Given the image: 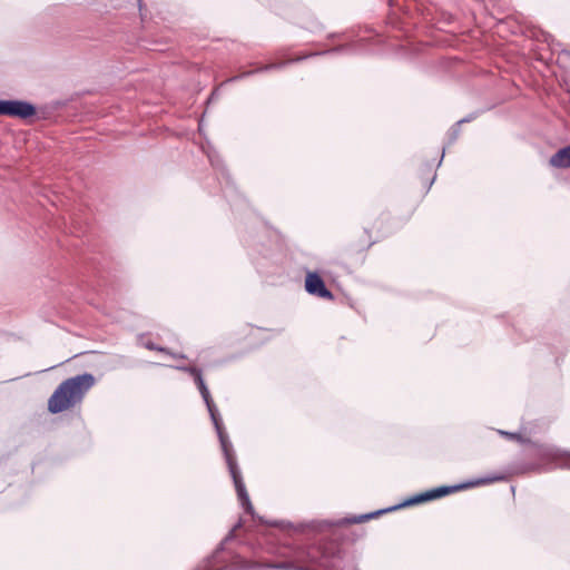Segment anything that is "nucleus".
<instances>
[{"instance_id": "obj_4", "label": "nucleus", "mask_w": 570, "mask_h": 570, "mask_svg": "<svg viewBox=\"0 0 570 570\" xmlns=\"http://www.w3.org/2000/svg\"><path fill=\"white\" fill-rule=\"evenodd\" d=\"M0 115L27 119L36 115V107L21 100H0Z\"/></svg>"}, {"instance_id": "obj_3", "label": "nucleus", "mask_w": 570, "mask_h": 570, "mask_svg": "<svg viewBox=\"0 0 570 570\" xmlns=\"http://www.w3.org/2000/svg\"><path fill=\"white\" fill-rule=\"evenodd\" d=\"M210 419H212V421L215 425L216 432L218 434L220 446H222V450H223V453H224V456H225V460H226V463L228 466V471L233 479L238 500L240 501L245 511L249 514H253V505L250 503L248 493L246 491V488H245V484H244V481L242 478V473H240V470H239L237 461H236V455L233 450V445L228 439V435L226 434V432L224 430L222 419H220L218 411L214 412V416H210Z\"/></svg>"}, {"instance_id": "obj_13", "label": "nucleus", "mask_w": 570, "mask_h": 570, "mask_svg": "<svg viewBox=\"0 0 570 570\" xmlns=\"http://www.w3.org/2000/svg\"><path fill=\"white\" fill-rule=\"evenodd\" d=\"M145 346H146L148 350H150V351H158V352H163V353L170 354V353L168 352V350H167V348H165V347H160V346H157V345H155L153 342H147V343L145 344Z\"/></svg>"}, {"instance_id": "obj_10", "label": "nucleus", "mask_w": 570, "mask_h": 570, "mask_svg": "<svg viewBox=\"0 0 570 570\" xmlns=\"http://www.w3.org/2000/svg\"><path fill=\"white\" fill-rule=\"evenodd\" d=\"M549 165L558 169L570 168V144L554 153L549 159Z\"/></svg>"}, {"instance_id": "obj_2", "label": "nucleus", "mask_w": 570, "mask_h": 570, "mask_svg": "<svg viewBox=\"0 0 570 570\" xmlns=\"http://www.w3.org/2000/svg\"><path fill=\"white\" fill-rule=\"evenodd\" d=\"M96 379L90 373L69 377L61 382L48 400V410L61 413L81 403L87 392L95 385Z\"/></svg>"}, {"instance_id": "obj_15", "label": "nucleus", "mask_w": 570, "mask_h": 570, "mask_svg": "<svg viewBox=\"0 0 570 570\" xmlns=\"http://www.w3.org/2000/svg\"><path fill=\"white\" fill-rule=\"evenodd\" d=\"M503 478L502 476H493V478H490L489 480H487L488 482H494V481H500L502 480Z\"/></svg>"}, {"instance_id": "obj_5", "label": "nucleus", "mask_w": 570, "mask_h": 570, "mask_svg": "<svg viewBox=\"0 0 570 570\" xmlns=\"http://www.w3.org/2000/svg\"><path fill=\"white\" fill-rule=\"evenodd\" d=\"M178 370H181V371L190 374L194 377L195 384L197 385V387L202 394V397L204 399V401L206 403V406H207V410H208L210 416H214V412H216L218 410L210 396L207 385L204 382L202 371L195 366H179Z\"/></svg>"}, {"instance_id": "obj_1", "label": "nucleus", "mask_w": 570, "mask_h": 570, "mask_svg": "<svg viewBox=\"0 0 570 570\" xmlns=\"http://www.w3.org/2000/svg\"><path fill=\"white\" fill-rule=\"evenodd\" d=\"M283 559L268 567L278 570H338L343 551L335 540H325L316 544L284 543L278 549Z\"/></svg>"}, {"instance_id": "obj_8", "label": "nucleus", "mask_w": 570, "mask_h": 570, "mask_svg": "<svg viewBox=\"0 0 570 570\" xmlns=\"http://www.w3.org/2000/svg\"><path fill=\"white\" fill-rule=\"evenodd\" d=\"M465 485H454V487H439L435 489H432L430 491H426L424 493H421L409 501L404 503V505L409 504H415L421 502H426L435 499H440L444 495H448L450 493L456 492L458 490L464 489Z\"/></svg>"}, {"instance_id": "obj_7", "label": "nucleus", "mask_w": 570, "mask_h": 570, "mask_svg": "<svg viewBox=\"0 0 570 570\" xmlns=\"http://www.w3.org/2000/svg\"><path fill=\"white\" fill-rule=\"evenodd\" d=\"M529 456L537 458L540 460V463L531 465L529 470L539 471L541 464L556 461L559 458V454L558 451L553 448L532 444L531 450L529 452Z\"/></svg>"}, {"instance_id": "obj_12", "label": "nucleus", "mask_w": 570, "mask_h": 570, "mask_svg": "<svg viewBox=\"0 0 570 570\" xmlns=\"http://www.w3.org/2000/svg\"><path fill=\"white\" fill-rule=\"evenodd\" d=\"M499 432H500L501 435L508 438L509 440H513V441H517V442H520V443L528 442L519 433H512V432H507V431H499Z\"/></svg>"}, {"instance_id": "obj_17", "label": "nucleus", "mask_w": 570, "mask_h": 570, "mask_svg": "<svg viewBox=\"0 0 570 570\" xmlns=\"http://www.w3.org/2000/svg\"><path fill=\"white\" fill-rule=\"evenodd\" d=\"M566 465H567L568 468H570V456L567 459V461H566Z\"/></svg>"}, {"instance_id": "obj_11", "label": "nucleus", "mask_w": 570, "mask_h": 570, "mask_svg": "<svg viewBox=\"0 0 570 570\" xmlns=\"http://www.w3.org/2000/svg\"><path fill=\"white\" fill-rule=\"evenodd\" d=\"M397 509V507H393L391 509H387V510H380V511H376V512H373V513H368V514H362L360 517H355L353 519H350L348 522L350 523H358V522H364V521H367L374 517H377L382 513H384L385 511H392V510H395Z\"/></svg>"}, {"instance_id": "obj_6", "label": "nucleus", "mask_w": 570, "mask_h": 570, "mask_svg": "<svg viewBox=\"0 0 570 570\" xmlns=\"http://www.w3.org/2000/svg\"><path fill=\"white\" fill-rule=\"evenodd\" d=\"M305 289L308 294L332 301L333 293L326 288L323 278L317 273H308L305 278Z\"/></svg>"}, {"instance_id": "obj_14", "label": "nucleus", "mask_w": 570, "mask_h": 570, "mask_svg": "<svg viewBox=\"0 0 570 570\" xmlns=\"http://www.w3.org/2000/svg\"><path fill=\"white\" fill-rule=\"evenodd\" d=\"M366 234H367V236H368V240H367V243L363 246V249H367V248H370V247L375 243V240H374V239H372V237H371V235L368 234V232H367V230H366Z\"/></svg>"}, {"instance_id": "obj_16", "label": "nucleus", "mask_w": 570, "mask_h": 570, "mask_svg": "<svg viewBox=\"0 0 570 570\" xmlns=\"http://www.w3.org/2000/svg\"><path fill=\"white\" fill-rule=\"evenodd\" d=\"M385 220H386V219H384V218H380V219H379V222H380V228H382V227H383V225H384Z\"/></svg>"}, {"instance_id": "obj_9", "label": "nucleus", "mask_w": 570, "mask_h": 570, "mask_svg": "<svg viewBox=\"0 0 570 570\" xmlns=\"http://www.w3.org/2000/svg\"><path fill=\"white\" fill-rule=\"evenodd\" d=\"M316 55L317 53H309V55L298 56L296 58H293V59H289V60H286V61L267 63V65H264V66L257 68L256 70L246 71V72H243L239 76L233 77V78L229 79V81H235V80L240 79L243 77L250 76V75H253L255 72H264V71H269V70H274V69H279V68H283L284 66H286L288 63L302 61V60H304V59H306L308 57L316 56Z\"/></svg>"}]
</instances>
